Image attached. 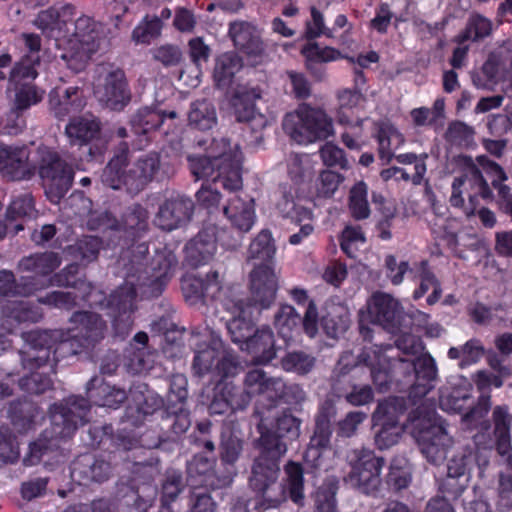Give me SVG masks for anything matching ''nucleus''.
<instances>
[{
  "label": "nucleus",
  "mask_w": 512,
  "mask_h": 512,
  "mask_svg": "<svg viewBox=\"0 0 512 512\" xmlns=\"http://www.w3.org/2000/svg\"><path fill=\"white\" fill-rule=\"evenodd\" d=\"M321 325L328 337L338 338L349 328V309L340 303H326L325 313L321 318Z\"/></svg>",
  "instance_id": "obj_41"
},
{
  "label": "nucleus",
  "mask_w": 512,
  "mask_h": 512,
  "mask_svg": "<svg viewBox=\"0 0 512 512\" xmlns=\"http://www.w3.org/2000/svg\"><path fill=\"white\" fill-rule=\"evenodd\" d=\"M274 326L281 338L289 341L300 329H303V318L289 304L281 305L274 315Z\"/></svg>",
  "instance_id": "obj_47"
},
{
  "label": "nucleus",
  "mask_w": 512,
  "mask_h": 512,
  "mask_svg": "<svg viewBox=\"0 0 512 512\" xmlns=\"http://www.w3.org/2000/svg\"><path fill=\"white\" fill-rule=\"evenodd\" d=\"M148 253L146 242L134 243L124 252L122 259L129 258L125 283L109 296L107 302L113 327L121 337L132 329L137 296L147 299L160 296L177 267L176 256L171 251L157 252L146 265L144 260Z\"/></svg>",
  "instance_id": "obj_2"
},
{
  "label": "nucleus",
  "mask_w": 512,
  "mask_h": 512,
  "mask_svg": "<svg viewBox=\"0 0 512 512\" xmlns=\"http://www.w3.org/2000/svg\"><path fill=\"white\" fill-rule=\"evenodd\" d=\"M350 471L344 481L366 495H375L381 485V470L384 459L372 450L359 448L350 450L346 456Z\"/></svg>",
  "instance_id": "obj_12"
},
{
  "label": "nucleus",
  "mask_w": 512,
  "mask_h": 512,
  "mask_svg": "<svg viewBox=\"0 0 512 512\" xmlns=\"http://www.w3.org/2000/svg\"><path fill=\"white\" fill-rule=\"evenodd\" d=\"M240 349L250 354L255 364L266 365L270 363L276 358L273 331L269 326L256 329Z\"/></svg>",
  "instance_id": "obj_31"
},
{
  "label": "nucleus",
  "mask_w": 512,
  "mask_h": 512,
  "mask_svg": "<svg viewBox=\"0 0 512 512\" xmlns=\"http://www.w3.org/2000/svg\"><path fill=\"white\" fill-rule=\"evenodd\" d=\"M2 316V328L12 333L14 323L37 322L41 318V313L27 301L7 300L2 304Z\"/></svg>",
  "instance_id": "obj_38"
},
{
  "label": "nucleus",
  "mask_w": 512,
  "mask_h": 512,
  "mask_svg": "<svg viewBox=\"0 0 512 512\" xmlns=\"http://www.w3.org/2000/svg\"><path fill=\"white\" fill-rule=\"evenodd\" d=\"M94 95L107 108L123 110L131 100L125 72L113 66L102 67L94 82Z\"/></svg>",
  "instance_id": "obj_13"
},
{
  "label": "nucleus",
  "mask_w": 512,
  "mask_h": 512,
  "mask_svg": "<svg viewBox=\"0 0 512 512\" xmlns=\"http://www.w3.org/2000/svg\"><path fill=\"white\" fill-rule=\"evenodd\" d=\"M244 442L235 435L231 430H224L221 433V442L219 446V456L224 472H233L236 475L235 464L239 460L243 452Z\"/></svg>",
  "instance_id": "obj_46"
},
{
  "label": "nucleus",
  "mask_w": 512,
  "mask_h": 512,
  "mask_svg": "<svg viewBox=\"0 0 512 512\" xmlns=\"http://www.w3.org/2000/svg\"><path fill=\"white\" fill-rule=\"evenodd\" d=\"M272 385L274 392L271 403L265 405L267 410L275 407L280 402L299 404L305 399V392L298 384H286L283 379L276 378Z\"/></svg>",
  "instance_id": "obj_55"
},
{
  "label": "nucleus",
  "mask_w": 512,
  "mask_h": 512,
  "mask_svg": "<svg viewBox=\"0 0 512 512\" xmlns=\"http://www.w3.org/2000/svg\"><path fill=\"white\" fill-rule=\"evenodd\" d=\"M161 26L162 23L159 18L149 19L146 17L133 30L132 39L137 44H150L160 34Z\"/></svg>",
  "instance_id": "obj_64"
},
{
  "label": "nucleus",
  "mask_w": 512,
  "mask_h": 512,
  "mask_svg": "<svg viewBox=\"0 0 512 512\" xmlns=\"http://www.w3.org/2000/svg\"><path fill=\"white\" fill-rule=\"evenodd\" d=\"M484 355V347L478 339H470L459 347H451L447 356L449 359L458 360L461 368L477 363Z\"/></svg>",
  "instance_id": "obj_57"
},
{
  "label": "nucleus",
  "mask_w": 512,
  "mask_h": 512,
  "mask_svg": "<svg viewBox=\"0 0 512 512\" xmlns=\"http://www.w3.org/2000/svg\"><path fill=\"white\" fill-rule=\"evenodd\" d=\"M420 346L418 342V350ZM438 381V369L434 358L427 352H418V397L427 395L437 386Z\"/></svg>",
  "instance_id": "obj_48"
},
{
  "label": "nucleus",
  "mask_w": 512,
  "mask_h": 512,
  "mask_svg": "<svg viewBox=\"0 0 512 512\" xmlns=\"http://www.w3.org/2000/svg\"><path fill=\"white\" fill-rule=\"evenodd\" d=\"M223 306L227 311H230L233 314V318L227 323V330L230 334L231 340L241 348L242 344H244L245 341H248L254 333L252 310L256 309L261 311L265 308H261L254 304L251 294L246 302L241 298H226L223 301Z\"/></svg>",
  "instance_id": "obj_18"
},
{
  "label": "nucleus",
  "mask_w": 512,
  "mask_h": 512,
  "mask_svg": "<svg viewBox=\"0 0 512 512\" xmlns=\"http://www.w3.org/2000/svg\"><path fill=\"white\" fill-rule=\"evenodd\" d=\"M223 288V275L216 270L209 271L205 278L185 275L181 279L183 296L190 305L220 297Z\"/></svg>",
  "instance_id": "obj_19"
},
{
  "label": "nucleus",
  "mask_w": 512,
  "mask_h": 512,
  "mask_svg": "<svg viewBox=\"0 0 512 512\" xmlns=\"http://www.w3.org/2000/svg\"><path fill=\"white\" fill-rule=\"evenodd\" d=\"M35 210V201L31 193L21 194L10 203L6 218L8 221H16L24 217H29Z\"/></svg>",
  "instance_id": "obj_63"
},
{
  "label": "nucleus",
  "mask_w": 512,
  "mask_h": 512,
  "mask_svg": "<svg viewBox=\"0 0 512 512\" xmlns=\"http://www.w3.org/2000/svg\"><path fill=\"white\" fill-rule=\"evenodd\" d=\"M38 71L34 65L17 64L10 77L12 97L10 104L16 110L27 112L41 103L45 97V90L34 83Z\"/></svg>",
  "instance_id": "obj_15"
},
{
  "label": "nucleus",
  "mask_w": 512,
  "mask_h": 512,
  "mask_svg": "<svg viewBox=\"0 0 512 512\" xmlns=\"http://www.w3.org/2000/svg\"><path fill=\"white\" fill-rule=\"evenodd\" d=\"M276 248L269 230H262L251 242L247 258L260 260L249 275V292L254 304L269 308L276 299L278 277L272 266Z\"/></svg>",
  "instance_id": "obj_9"
},
{
  "label": "nucleus",
  "mask_w": 512,
  "mask_h": 512,
  "mask_svg": "<svg viewBox=\"0 0 512 512\" xmlns=\"http://www.w3.org/2000/svg\"><path fill=\"white\" fill-rule=\"evenodd\" d=\"M332 409L322 407L315 417V429L310 439V449H325L330 445Z\"/></svg>",
  "instance_id": "obj_54"
},
{
  "label": "nucleus",
  "mask_w": 512,
  "mask_h": 512,
  "mask_svg": "<svg viewBox=\"0 0 512 512\" xmlns=\"http://www.w3.org/2000/svg\"><path fill=\"white\" fill-rule=\"evenodd\" d=\"M368 187L363 181L355 183L348 196V210L351 217L355 220L367 219L370 215L368 202Z\"/></svg>",
  "instance_id": "obj_56"
},
{
  "label": "nucleus",
  "mask_w": 512,
  "mask_h": 512,
  "mask_svg": "<svg viewBox=\"0 0 512 512\" xmlns=\"http://www.w3.org/2000/svg\"><path fill=\"white\" fill-rule=\"evenodd\" d=\"M240 58L233 52H226L221 54L216 59L213 77L214 81L219 88L229 86L237 71L241 68Z\"/></svg>",
  "instance_id": "obj_52"
},
{
  "label": "nucleus",
  "mask_w": 512,
  "mask_h": 512,
  "mask_svg": "<svg viewBox=\"0 0 512 512\" xmlns=\"http://www.w3.org/2000/svg\"><path fill=\"white\" fill-rule=\"evenodd\" d=\"M111 473L110 462L91 454L78 456L71 465V477L79 485L102 483L109 479Z\"/></svg>",
  "instance_id": "obj_27"
},
{
  "label": "nucleus",
  "mask_w": 512,
  "mask_h": 512,
  "mask_svg": "<svg viewBox=\"0 0 512 512\" xmlns=\"http://www.w3.org/2000/svg\"><path fill=\"white\" fill-rule=\"evenodd\" d=\"M366 241L362 228L359 225H347L340 237V247L350 258H355L360 245Z\"/></svg>",
  "instance_id": "obj_62"
},
{
  "label": "nucleus",
  "mask_w": 512,
  "mask_h": 512,
  "mask_svg": "<svg viewBox=\"0 0 512 512\" xmlns=\"http://www.w3.org/2000/svg\"><path fill=\"white\" fill-rule=\"evenodd\" d=\"M39 409L28 400H18L10 403L9 417L19 433H26L33 428Z\"/></svg>",
  "instance_id": "obj_49"
},
{
  "label": "nucleus",
  "mask_w": 512,
  "mask_h": 512,
  "mask_svg": "<svg viewBox=\"0 0 512 512\" xmlns=\"http://www.w3.org/2000/svg\"><path fill=\"white\" fill-rule=\"evenodd\" d=\"M451 438L442 424L434 423L424 428L418 409V446L421 453L433 464H438L446 458Z\"/></svg>",
  "instance_id": "obj_21"
},
{
  "label": "nucleus",
  "mask_w": 512,
  "mask_h": 512,
  "mask_svg": "<svg viewBox=\"0 0 512 512\" xmlns=\"http://www.w3.org/2000/svg\"><path fill=\"white\" fill-rule=\"evenodd\" d=\"M87 104L84 90L78 86L53 88L48 95L50 111L59 120L81 112Z\"/></svg>",
  "instance_id": "obj_26"
},
{
  "label": "nucleus",
  "mask_w": 512,
  "mask_h": 512,
  "mask_svg": "<svg viewBox=\"0 0 512 512\" xmlns=\"http://www.w3.org/2000/svg\"><path fill=\"white\" fill-rule=\"evenodd\" d=\"M378 142V153L382 161L389 162L395 151L404 143L403 135L389 122L375 123V135Z\"/></svg>",
  "instance_id": "obj_42"
},
{
  "label": "nucleus",
  "mask_w": 512,
  "mask_h": 512,
  "mask_svg": "<svg viewBox=\"0 0 512 512\" xmlns=\"http://www.w3.org/2000/svg\"><path fill=\"white\" fill-rule=\"evenodd\" d=\"M159 167V154L150 153L141 157L128 173L129 192L135 193L142 190L152 180Z\"/></svg>",
  "instance_id": "obj_40"
},
{
  "label": "nucleus",
  "mask_w": 512,
  "mask_h": 512,
  "mask_svg": "<svg viewBox=\"0 0 512 512\" xmlns=\"http://www.w3.org/2000/svg\"><path fill=\"white\" fill-rule=\"evenodd\" d=\"M229 35L237 49L251 56H260L265 50L257 28L245 21L233 22L229 26Z\"/></svg>",
  "instance_id": "obj_33"
},
{
  "label": "nucleus",
  "mask_w": 512,
  "mask_h": 512,
  "mask_svg": "<svg viewBox=\"0 0 512 512\" xmlns=\"http://www.w3.org/2000/svg\"><path fill=\"white\" fill-rule=\"evenodd\" d=\"M276 378L267 377L266 373L260 369L250 370L244 378V389H239V396L245 400V408L253 397L259 396L268 403H271L273 397L272 383Z\"/></svg>",
  "instance_id": "obj_37"
},
{
  "label": "nucleus",
  "mask_w": 512,
  "mask_h": 512,
  "mask_svg": "<svg viewBox=\"0 0 512 512\" xmlns=\"http://www.w3.org/2000/svg\"><path fill=\"white\" fill-rule=\"evenodd\" d=\"M24 338L32 350V352L29 353V358L24 360V366L29 367L30 369L36 368L37 370L31 372L28 376L21 378L19 385L21 389L30 394H42L52 387L53 382L49 374L56 373L55 365L58 361H60V359H63L64 357H58L55 359L54 348H52L49 353L48 361L43 362L41 360H37V356L45 355L41 349L48 350V347L43 346V348H40L33 346L27 340V333L24 334Z\"/></svg>",
  "instance_id": "obj_16"
},
{
  "label": "nucleus",
  "mask_w": 512,
  "mask_h": 512,
  "mask_svg": "<svg viewBox=\"0 0 512 512\" xmlns=\"http://www.w3.org/2000/svg\"><path fill=\"white\" fill-rule=\"evenodd\" d=\"M100 120L92 114L76 116L66 125L65 134L71 145L84 146L100 138Z\"/></svg>",
  "instance_id": "obj_32"
},
{
  "label": "nucleus",
  "mask_w": 512,
  "mask_h": 512,
  "mask_svg": "<svg viewBox=\"0 0 512 512\" xmlns=\"http://www.w3.org/2000/svg\"><path fill=\"white\" fill-rule=\"evenodd\" d=\"M74 15L75 7L71 4L50 7L38 13L34 25L56 41L61 51L59 57L77 73L85 69L92 55L99 50L106 37V27L87 15L72 21Z\"/></svg>",
  "instance_id": "obj_4"
},
{
  "label": "nucleus",
  "mask_w": 512,
  "mask_h": 512,
  "mask_svg": "<svg viewBox=\"0 0 512 512\" xmlns=\"http://www.w3.org/2000/svg\"><path fill=\"white\" fill-rule=\"evenodd\" d=\"M188 162L196 180H212V183H203L196 193L198 204L209 211L217 209L221 195L212 185L220 183L224 190L233 194L223 207L225 216L240 232H248L255 222L254 200H243L238 195L243 186L239 148L232 147L226 138L213 139L205 155L189 156Z\"/></svg>",
  "instance_id": "obj_1"
},
{
  "label": "nucleus",
  "mask_w": 512,
  "mask_h": 512,
  "mask_svg": "<svg viewBox=\"0 0 512 512\" xmlns=\"http://www.w3.org/2000/svg\"><path fill=\"white\" fill-rule=\"evenodd\" d=\"M38 173L48 199L58 203L69 191L74 179L73 167L54 149L38 148Z\"/></svg>",
  "instance_id": "obj_11"
},
{
  "label": "nucleus",
  "mask_w": 512,
  "mask_h": 512,
  "mask_svg": "<svg viewBox=\"0 0 512 512\" xmlns=\"http://www.w3.org/2000/svg\"><path fill=\"white\" fill-rule=\"evenodd\" d=\"M67 329L34 330L27 332V340L35 347L48 350L44 356H37L43 362L49 360V353L54 348V358L84 355L90 357L95 348L104 340L107 323L101 315L91 311H76L69 318Z\"/></svg>",
  "instance_id": "obj_5"
},
{
  "label": "nucleus",
  "mask_w": 512,
  "mask_h": 512,
  "mask_svg": "<svg viewBox=\"0 0 512 512\" xmlns=\"http://www.w3.org/2000/svg\"><path fill=\"white\" fill-rule=\"evenodd\" d=\"M276 208L283 218L290 219L291 222L300 226L297 233L290 235V244L298 245L313 233L314 226L312 222L314 216L312 210L302 206L300 201L296 200L290 192H285L282 195L281 199L277 202Z\"/></svg>",
  "instance_id": "obj_22"
},
{
  "label": "nucleus",
  "mask_w": 512,
  "mask_h": 512,
  "mask_svg": "<svg viewBox=\"0 0 512 512\" xmlns=\"http://www.w3.org/2000/svg\"><path fill=\"white\" fill-rule=\"evenodd\" d=\"M149 214L146 208L140 204L129 207L123 218L126 233L133 238H140L148 229Z\"/></svg>",
  "instance_id": "obj_58"
},
{
  "label": "nucleus",
  "mask_w": 512,
  "mask_h": 512,
  "mask_svg": "<svg viewBox=\"0 0 512 512\" xmlns=\"http://www.w3.org/2000/svg\"><path fill=\"white\" fill-rule=\"evenodd\" d=\"M258 425L260 438L258 440L260 455L254 460L249 486L262 493L271 494V489L279 477V461L287 451V445L282 439L296 440L300 435L301 421L289 412H283L275 418L271 428L266 425L263 413ZM279 500L272 495L266 499L267 506L275 505Z\"/></svg>",
  "instance_id": "obj_6"
},
{
  "label": "nucleus",
  "mask_w": 512,
  "mask_h": 512,
  "mask_svg": "<svg viewBox=\"0 0 512 512\" xmlns=\"http://www.w3.org/2000/svg\"><path fill=\"white\" fill-rule=\"evenodd\" d=\"M492 31V22L481 16L472 15L467 23L466 29L461 33L457 40L463 43L467 40L477 41L490 35Z\"/></svg>",
  "instance_id": "obj_61"
},
{
  "label": "nucleus",
  "mask_w": 512,
  "mask_h": 512,
  "mask_svg": "<svg viewBox=\"0 0 512 512\" xmlns=\"http://www.w3.org/2000/svg\"><path fill=\"white\" fill-rule=\"evenodd\" d=\"M239 396V388L232 382L221 380L214 389L209 411L211 414H223L229 409L242 410L245 408V400Z\"/></svg>",
  "instance_id": "obj_36"
},
{
  "label": "nucleus",
  "mask_w": 512,
  "mask_h": 512,
  "mask_svg": "<svg viewBox=\"0 0 512 512\" xmlns=\"http://www.w3.org/2000/svg\"><path fill=\"white\" fill-rule=\"evenodd\" d=\"M301 54L305 58V65L308 71L317 79L322 80L325 71L318 65L336 61L341 58V52L335 48L321 47L318 43L312 42L304 45Z\"/></svg>",
  "instance_id": "obj_39"
},
{
  "label": "nucleus",
  "mask_w": 512,
  "mask_h": 512,
  "mask_svg": "<svg viewBox=\"0 0 512 512\" xmlns=\"http://www.w3.org/2000/svg\"><path fill=\"white\" fill-rule=\"evenodd\" d=\"M166 117L173 119L176 117V113L166 114L149 108L140 109L131 119V131L136 137L133 143L134 148L141 150L147 146Z\"/></svg>",
  "instance_id": "obj_24"
},
{
  "label": "nucleus",
  "mask_w": 512,
  "mask_h": 512,
  "mask_svg": "<svg viewBox=\"0 0 512 512\" xmlns=\"http://www.w3.org/2000/svg\"><path fill=\"white\" fill-rule=\"evenodd\" d=\"M407 321L412 323V318L404 313L396 299L389 294L376 292L367 303V313L359 314V332L364 340L370 341L372 339V329L368 325L370 322L380 325L393 335H398L394 343L404 355L398 356L399 362L407 363L408 372L416 373V338L411 331H406Z\"/></svg>",
  "instance_id": "obj_7"
},
{
  "label": "nucleus",
  "mask_w": 512,
  "mask_h": 512,
  "mask_svg": "<svg viewBox=\"0 0 512 512\" xmlns=\"http://www.w3.org/2000/svg\"><path fill=\"white\" fill-rule=\"evenodd\" d=\"M217 249L213 228L201 230L185 246V260L192 267H199L212 260Z\"/></svg>",
  "instance_id": "obj_30"
},
{
  "label": "nucleus",
  "mask_w": 512,
  "mask_h": 512,
  "mask_svg": "<svg viewBox=\"0 0 512 512\" xmlns=\"http://www.w3.org/2000/svg\"><path fill=\"white\" fill-rule=\"evenodd\" d=\"M480 156L477 157V159ZM477 162H479L477 160ZM480 164V163H478ZM482 170L478 169L476 166H470L466 173L458 178H455L452 183V194L450 197V203L454 207H464V198L463 192L466 190L467 186H471L474 189V194H479L483 198H487L490 196L491 192L489 186L487 184L486 179L483 176L485 173L491 180L493 176L488 175L483 167L479 165Z\"/></svg>",
  "instance_id": "obj_28"
},
{
  "label": "nucleus",
  "mask_w": 512,
  "mask_h": 512,
  "mask_svg": "<svg viewBox=\"0 0 512 512\" xmlns=\"http://www.w3.org/2000/svg\"><path fill=\"white\" fill-rule=\"evenodd\" d=\"M416 400L410 391L408 397L390 396L380 401L372 415L375 426V446L385 450L397 444L404 433L416 438Z\"/></svg>",
  "instance_id": "obj_8"
},
{
  "label": "nucleus",
  "mask_w": 512,
  "mask_h": 512,
  "mask_svg": "<svg viewBox=\"0 0 512 512\" xmlns=\"http://www.w3.org/2000/svg\"><path fill=\"white\" fill-rule=\"evenodd\" d=\"M385 481L387 486L395 492L406 489L410 485L412 476L406 467L405 459L394 458L391 461Z\"/></svg>",
  "instance_id": "obj_60"
},
{
  "label": "nucleus",
  "mask_w": 512,
  "mask_h": 512,
  "mask_svg": "<svg viewBox=\"0 0 512 512\" xmlns=\"http://www.w3.org/2000/svg\"><path fill=\"white\" fill-rule=\"evenodd\" d=\"M189 125L199 130L211 129L217 121L216 111L208 100H197L191 104L188 114Z\"/></svg>",
  "instance_id": "obj_53"
},
{
  "label": "nucleus",
  "mask_w": 512,
  "mask_h": 512,
  "mask_svg": "<svg viewBox=\"0 0 512 512\" xmlns=\"http://www.w3.org/2000/svg\"><path fill=\"white\" fill-rule=\"evenodd\" d=\"M26 148L0 143V174L7 180H29L35 174V167L29 164Z\"/></svg>",
  "instance_id": "obj_23"
},
{
  "label": "nucleus",
  "mask_w": 512,
  "mask_h": 512,
  "mask_svg": "<svg viewBox=\"0 0 512 512\" xmlns=\"http://www.w3.org/2000/svg\"><path fill=\"white\" fill-rule=\"evenodd\" d=\"M316 358L304 351H292L286 353L281 361V367L286 372H294L299 375L308 374L315 366Z\"/></svg>",
  "instance_id": "obj_59"
},
{
  "label": "nucleus",
  "mask_w": 512,
  "mask_h": 512,
  "mask_svg": "<svg viewBox=\"0 0 512 512\" xmlns=\"http://www.w3.org/2000/svg\"><path fill=\"white\" fill-rule=\"evenodd\" d=\"M261 98L259 87L239 86L231 100L232 107L237 121H257L258 125L264 126L265 118L256 108V100Z\"/></svg>",
  "instance_id": "obj_29"
},
{
  "label": "nucleus",
  "mask_w": 512,
  "mask_h": 512,
  "mask_svg": "<svg viewBox=\"0 0 512 512\" xmlns=\"http://www.w3.org/2000/svg\"><path fill=\"white\" fill-rule=\"evenodd\" d=\"M494 424V446L500 456L505 458L507 467L512 471V446L510 436V414L506 406H496L492 413Z\"/></svg>",
  "instance_id": "obj_35"
},
{
  "label": "nucleus",
  "mask_w": 512,
  "mask_h": 512,
  "mask_svg": "<svg viewBox=\"0 0 512 512\" xmlns=\"http://www.w3.org/2000/svg\"><path fill=\"white\" fill-rule=\"evenodd\" d=\"M284 484L283 486L275 485L271 489L272 496H275L279 501L273 506H267L266 499L269 493H262L252 489L255 493L254 509L258 512H264L271 508L278 507L288 496L291 501L297 505H302L304 500V470L300 463L288 461L284 466ZM278 481V479L276 480Z\"/></svg>",
  "instance_id": "obj_14"
},
{
  "label": "nucleus",
  "mask_w": 512,
  "mask_h": 512,
  "mask_svg": "<svg viewBox=\"0 0 512 512\" xmlns=\"http://www.w3.org/2000/svg\"><path fill=\"white\" fill-rule=\"evenodd\" d=\"M290 298L298 306H307L303 317V330L309 337H314L318 331V309L315 302L309 298L304 288L293 287L288 291Z\"/></svg>",
  "instance_id": "obj_50"
},
{
  "label": "nucleus",
  "mask_w": 512,
  "mask_h": 512,
  "mask_svg": "<svg viewBox=\"0 0 512 512\" xmlns=\"http://www.w3.org/2000/svg\"><path fill=\"white\" fill-rule=\"evenodd\" d=\"M215 460L204 455H195L187 463V483L192 490H215L229 486L233 472L218 473L214 469Z\"/></svg>",
  "instance_id": "obj_17"
},
{
  "label": "nucleus",
  "mask_w": 512,
  "mask_h": 512,
  "mask_svg": "<svg viewBox=\"0 0 512 512\" xmlns=\"http://www.w3.org/2000/svg\"><path fill=\"white\" fill-rule=\"evenodd\" d=\"M62 259L60 255L53 251L34 253L23 257L18 264L22 272H31L38 276L51 275L60 265Z\"/></svg>",
  "instance_id": "obj_44"
},
{
  "label": "nucleus",
  "mask_w": 512,
  "mask_h": 512,
  "mask_svg": "<svg viewBox=\"0 0 512 512\" xmlns=\"http://www.w3.org/2000/svg\"><path fill=\"white\" fill-rule=\"evenodd\" d=\"M391 344H375L373 347L364 348L359 355L360 362L370 367V373L375 385L380 389L387 388L389 382V375L387 368L389 363L385 357V353L392 350Z\"/></svg>",
  "instance_id": "obj_34"
},
{
  "label": "nucleus",
  "mask_w": 512,
  "mask_h": 512,
  "mask_svg": "<svg viewBox=\"0 0 512 512\" xmlns=\"http://www.w3.org/2000/svg\"><path fill=\"white\" fill-rule=\"evenodd\" d=\"M121 146H123L121 152L108 162L101 179L107 187L118 190L125 186L129 192L128 174L125 173L128 164V146L126 143H122Z\"/></svg>",
  "instance_id": "obj_43"
},
{
  "label": "nucleus",
  "mask_w": 512,
  "mask_h": 512,
  "mask_svg": "<svg viewBox=\"0 0 512 512\" xmlns=\"http://www.w3.org/2000/svg\"><path fill=\"white\" fill-rule=\"evenodd\" d=\"M102 246L103 242L99 237L83 236L73 245L67 246L65 251L72 258L88 264L98 258Z\"/></svg>",
  "instance_id": "obj_51"
},
{
  "label": "nucleus",
  "mask_w": 512,
  "mask_h": 512,
  "mask_svg": "<svg viewBox=\"0 0 512 512\" xmlns=\"http://www.w3.org/2000/svg\"><path fill=\"white\" fill-rule=\"evenodd\" d=\"M88 399L70 396L50 409L51 427L32 442L23 459L25 466L41 463L45 456L55 458L60 454L61 443L73 436L79 426L87 422L90 402L97 406L117 409L127 399L124 389L106 383L100 377H93L87 383Z\"/></svg>",
  "instance_id": "obj_3"
},
{
  "label": "nucleus",
  "mask_w": 512,
  "mask_h": 512,
  "mask_svg": "<svg viewBox=\"0 0 512 512\" xmlns=\"http://www.w3.org/2000/svg\"><path fill=\"white\" fill-rule=\"evenodd\" d=\"M40 289L35 277H21L18 281L12 271H0V295L4 297H27Z\"/></svg>",
  "instance_id": "obj_45"
},
{
  "label": "nucleus",
  "mask_w": 512,
  "mask_h": 512,
  "mask_svg": "<svg viewBox=\"0 0 512 512\" xmlns=\"http://www.w3.org/2000/svg\"><path fill=\"white\" fill-rule=\"evenodd\" d=\"M282 128L298 144L325 140L334 133L333 121L327 113L306 103L284 116Z\"/></svg>",
  "instance_id": "obj_10"
},
{
  "label": "nucleus",
  "mask_w": 512,
  "mask_h": 512,
  "mask_svg": "<svg viewBox=\"0 0 512 512\" xmlns=\"http://www.w3.org/2000/svg\"><path fill=\"white\" fill-rule=\"evenodd\" d=\"M51 285L60 287H72L82 291V300L87 302L91 307H100L103 309L107 307L109 298L97 289L92 283L87 282L84 278L79 276V264L72 263L64 267L58 273H55L50 279Z\"/></svg>",
  "instance_id": "obj_20"
},
{
  "label": "nucleus",
  "mask_w": 512,
  "mask_h": 512,
  "mask_svg": "<svg viewBox=\"0 0 512 512\" xmlns=\"http://www.w3.org/2000/svg\"><path fill=\"white\" fill-rule=\"evenodd\" d=\"M194 204L191 199L177 196L166 199L155 216L154 223L165 231H172L187 223L193 214Z\"/></svg>",
  "instance_id": "obj_25"
}]
</instances>
